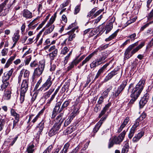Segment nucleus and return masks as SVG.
<instances>
[{
    "label": "nucleus",
    "instance_id": "f257e3e1",
    "mask_svg": "<svg viewBox=\"0 0 153 153\" xmlns=\"http://www.w3.org/2000/svg\"><path fill=\"white\" fill-rule=\"evenodd\" d=\"M145 82V81L144 80H140L134 87L133 84H131L128 87V91L131 88H132L131 95L136 97H138L143 89Z\"/></svg>",
    "mask_w": 153,
    "mask_h": 153
},
{
    "label": "nucleus",
    "instance_id": "f03ea898",
    "mask_svg": "<svg viewBox=\"0 0 153 153\" xmlns=\"http://www.w3.org/2000/svg\"><path fill=\"white\" fill-rule=\"evenodd\" d=\"M15 1L14 0L12 1L10 0H5L0 4V16H5L8 13L9 10Z\"/></svg>",
    "mask_w": 153,
    "mask_h": 153
},
{
    "label": "nucleus",
    "instance_id": "7ed1b4c3",
    "mask_svg": "<svg viewBox=\"0 0 153 153\" xmlns=\"http://www.w3.org/2000/svg\"><path fill=\"white\" fill-rule=\"evenodd\" d=\"M75 29L74 28L68 32L66 34L61 36L60 38V43L62 46L66 45L67 40L68 41H71L75 37L76 34L74 33L75 31Z\"/></svg>",
    "mask_w": 153,
    "mask_h": 153
},
{
    "label": "nucleus",
    "instance_id": "20e7f679",
    "mask_svg": "<svg viewBox=\"0 0 153 153\" xmlns=\"http://www.w3.org/2000/svg\"><path fill=\"white\" fill-rule=\"evenodd\" d=\"M127 131L124 130L118 137H115L112 139H110L108 144V148H111L114 144H120L124 139Z\"/></svg>",
    "mask_w": 153,
    "mask_h": 153
},
{
    "label": "nucleus",
    "instance_id": "39448f33",
    "mask_svg": "<svg viewBox=\"0 0 153 153\" xmlns=\"http://www.w3.org/2000/svg\"><path fill=\"white\" fill-rule=\"evenodd\" d=\"M109 44H107L104 45H101L97 49V51H95L93 53L89 54L85 59L82 62V63L80 64V65L82 66L84 65L88 62L90 59L93 56L95 53L98 51H101L104 50L107 48Z\"/></svg>",
    "mask_w": 153,
    "mask_h": 153
},
{
    "label": "nucleus",
    "instance_id": "423d86ee",
    "mask_svg": "<svg viewBox=\"0 0 153 153\" xmlns=\"http://www.w3.org/2000/svg\"><path fill=\"white\" fill-rule=\"evenodd\" d=\"M54 79V78L52 76H49L46 82L39 90L44 91L48 90L52 85Z\"/></svg>",
    "mask_w": 153,
    "mask_h": 153
},
{
    "label": "nucleus",
    "instance_id": "0eeeda50",
    "mask_svg": "<svg viewBox=\"0 0 153 153\" xmlns=\"http://www.w3.org/2000/svg\"><path fill=\"white\" fill-rule=\"evenodd\" d=\"M45 66V62L43 61L40 62L38 67L34 70L33 76H39L41 75L43 71Z\"/></svg>",
    "mask_w": 153,
    "mask_h": 153
},
{
    "label": "nucleus",
    "instance_id": "6e6552de",
    "mask_svg": "<svg viewBox=\"0 0 153 153\" xmlns=\"http://www.w3.org/2000/svg\"><path fill=\"white\" fill-rule=\"evenodd\" d=\"M138 44V42H137L134 44L130 45L126 50L124 55V59L125 60L131 57L132 55L131 54V51L135 46H137Z\"/></svg>",
    "mask_w": 153,
    "mask_h": 153
},
{
    "label": "nucleus",
    "instance_id": "1a4fd4ad",
    "mask_svg": "<svg viewBox=\"0 0 153 153\" xmlns=\"http://www.w3.org/2000/svg\"><path fill=\"white\" fill-rule=\"evenodd\" d=\"M45 121L42 120L38 124L37 126L36 129L35 130V131L36 132V133L35 135L36 139H39L40 135L41 134L44 128V124Z\"/></svg>",
    "mask_w": 153,
    "mask_h": 153
},
{
    "label": "nucleus",
    "instance_id": "9d476101",
    "mask_svg": "<svg viewBox=\"0 0 153 153\" xmlns=\"http://www.w3.org/2000/svg\"><path fill=\"white\" fill-rule=\"evenodd\" d=\"M106 58L105 55H102V56L100 58L97 59L95 61H94L90 64V67L91 68H94L97 66L100 65L102 62L104 61Z\"/></svg>",
    "mask_w": 153,
    "mask_h": 153
},
{
    "label": "nucleus",
    "instance_id": "9b49d317",
    "mask_svg": "<svg viewBox=\"0 0 153 153\" xmlns=\"http://www.w3.org/2000/svg\"><path fill=\"white\" fill-rule=\"evenodd\" d=\"M61 126L60 123H55L48 132L49 136L51 137L56 134L58 131Z\"/></svg>",
    "mask_w": 153,
    "mask_h": 153
},
{
    "label": "nucleus",
    "instance_id": "f8f14e48",
    "mask_svg": "<svg viewBox=\"0 0 153 153\" xmlns=\"http://www.w3.org/2000/svg\"><path fill=\"white\" fill-rule=\"evenodd\" d=\"M127 81H123L120 85L119 86L117 90L115 91L114 95L115 97H117L120 94L121 92L123 91L127 85Z\"/></svg>",
    "mask_w": 153,
    "mask_h": 153
},
{
    "label": "nucleus",
    "instance_id": "ddd939ff",
    "mask_svg": "<svg viewBox=\"0 0 153 153\" xmlns=\"http://www.w3.org/2000/svg\"><path fill=\"white\" fill-rule=\"evenodd\" d=\"M62 104L61 102H57L54 108L53 109V111L52 112V118H54L57 114L58 112L60 113L62 111H60V107Z\"/></svg>",
    "mask_w": 153,
    "mask_h": 153
},
{
    "label": "nucleus",
    "instance_id": "4468645a",
    "mask_svg": "<svg viewBox=\"0 0 153 153\" xmlns=\"http://www.w3.org/2000/svg\"><path fill=\"white\" fill-rule=\"evenodd\" d=\"M28 80H24L21 85L20 92L26 93L28 89Z\"/></svg>",
    "mask_w": 153,
    "mask_h": 153
},
{
    "label": "nucleus",
    "instance_id": "2eb2a0df",
    "mask_svg": "<svg viewBox=\"0 0 153 153\" xmlns=\"http://www.w3.org/2000/svg\"><path fill=\"white\" fill-rule=\"evenodd\" d=\"M13 71V69H11L9 71L5 72L2 76V81H9V80Z\"/></svg>",
    "mask_w": 153,
    "mask_h": 153
},
{
    "label": "nucleus",
    "instance_id": "dca6fc26",
    "mask_svg": "<svg viewBox=\"0 0 153 153\" xmlns=\"http://www.w3.org/2000/svg\"><path fill=\"white\" fill-rule=\"evenodd\" d=\"M149 98V95L146 94L141 99L139 102V105L140 108H142L147 102Z\"/></svg>",
    "mask_w": 153,
    "mask_h": 153
},
{
    "label": "nucleus",
    "instance_id": "f3484780",
    "mask_svg": "<svg viewBox=\"0 0 153 153\" xmlns=\"http://www.w3.org/2000/svg\"><path fill=\"white\" fill-rule=\"evenodd\" d=\"M117 70L114 69L109 73L108 75L105 77L103 80V82H106L110 80L114 75L117 74Z\"/></svg>",
    "mask_w": 153,
    "mask_h": 153
},
{
    "label": "nucleus",
    "instance_id": "a211bd4d",
    "mask_svg": "<svg viewBox=\"0 0 153 153\" xmlns=\"http://www.w3.org/2000/svg\"><path fill=\"white\" fill-rule=\"evenodd\" d=\"M22 16L27 19H31L32 17V13L31 12L27 9L23 10L22 13Z\"/></svg>",
    "mask_w": 153,
    "mask_h": 153
},
{
    "label": "nucleus",
    "instance_id": "6ab92c4d",
    "mask_svg": "<svg viewBox=\"0 0 153 153\" xmlns=\"http://www.w3.org/2000/svg\"><path fill=\"white\" fill-rule=\"evenodd\" d=\"M109 65L108 63H106L98 71L97 74H96L95 78L94 79H96L98 78V77L100 76V74L102 73L107 67Z\"/></svg>",
    "mask_w": 153,
    "mask_h": 153
},
{
    "label": "nucleus",
    "instance_id": "aec40b11",
    "mask_svg": "<svg viewBox=\"0 0 153 153\" xmlns=\"http://www.w3.org/2000/svg\"><path fill=\"white\" fill-rule=\"evenodd\" d=\"M129 120V117H127L124 120L123 123L121 125L120 127L118 129V132L119 133L120 132L122 131L123 128L126 126V125L128 123Z\"/></svg>",
    "mask_w": 153,
    "mask_h": 153
},
{
    "label": "nucleus",
    "instance_id": "412c9836",
    "mask_svg": "<svg viewBox=\"0 0 153 153\" xmlns=\"http://www.w3.org/2000/svg\"><path fill=\"white\" fill-rule=\"evenodd\" d=\"M38 19V18H36L30 23L28 25L29 28L34 29L37 26L38 22H36V21Z\"/></svg>",
    "mask_w": 153,
    "mask_h": 153
},
{
    "label": "nucleus",
    "instance_id": "4be33fe9",
    "mask_svg": "<svg viewBox=\"0 0 153 153\" xmlns=\"http://www.w3.org/2000/svg\"><path fill=\"white\" fill-rule=\"evenodd\" d=\"M144 132L141 131L137 135L134 137L132 139V141L134 142H136L138 141L139 140L143 135Z\"/></svg>",
    "mask_w": 153,
    "mask_h": 153
},
{
    "label": "nucleus",
    "instance_id": "5701e85b",
    "mask_svg": "<svg viewBox=\"0 0 153 153\" xmlns=\"http://www.w3.org/2000/svg\"><path fill=\"white\" fill-rule=\"evenodd\" d=\"M111 105V103L109 102L105 105V107L103 108V109L102 110L100 113L99 114V118H100L103 115H104L106 111L108 109Z\"/></svg>",
    "mask_w": 153,
    "mask_h": 153
},
{
    "label": "nucleus",
    "instance_id": "b1692460",
    "mask_svg": "<svg viewBox=\"0 0 153 153\" xmlns=\"http://www.w3.org/2000/svg\"><path fill=\"white\" fill-rule=\"evenodd\" d=\"M111 105V103L109 102L105 105V107L103 108V109L102 110L100 113L99 114V118H100L103 115H104L106 111L108 109Z\"/></svg>",
    "mask_w": 153,
    "mask_h": 153
},
{
    "label": "nucleus",
    "instance_id": "393cba45",
    "mask_svg": "<svg viewBox=\"0 0 153 153\" xmlns=\"http://www.w3.org/2000/svg\"><path fill=\"white\" fill-rule=\"evenodd\" d=\"M11 93V91L10 90L7 89L6 90L3 96L4 99L6 100H9L10 98Z\"/></svg>",
    "mask_w": 153,
    "mask_h": 153
},
{
    "label": "nucleus",
    "instance_id": "a878e982",
    "mask_svg": "<svg viewBox=\"0 0 153 153\" xmlns=\"http://www.w3.org/2000/svg\"><path fill=\"white\" fill-rule=\"evenodd\" d=\"M129 148L128 142L126 141L124 142V146L122 149V153H127Z\"/></svg>",
    "mask_w": 153,
    "mask_h": 153
},
{
    "label": "nucleus",
    "instance_id": "bb28decb",
    "mask_svg": "<svg viewBox=\"0 0 153 153\" xmlns=\"http://www.w3.org/2000/svg\"><path fill=\"white\" fill-rule=\"evenodd\" d=\"M2 84L1 86V90L3 91L8 87H9L10 84L9 81H2Z\"/></svg>",
    "mask_w": 153,
    "mask_h": 153
},
{
    "label": "nucleus",
    "instance_id": "cd10ccee",
    "mask_svg": "<svg viewBox=\"0 0 153 153\" xmlns=\"http://www.w3.org/2000/svg\"><path fill=\"white\" fill-rule=\"evenodd\" d=\"M144 45V43L142 42L141 44L137 46L135 48L133 49L132 51H131V54L132 55L137 52L139 49L141 48Z\"/></svg>",
    "mask_w": 153,
    "mask_h": 153
},
{
    "label": "nucleus",
    "instance_id": "c85d7f7f",
    "mask_svg": "<svg viewBox=\"0 0 153 153\" xmlns=\"http://www.w3.org/2000/svg\"><path fill=\"white\" fill-rule=\"evenodd\" d=\"M21 74L22 75L24 73V76L25 78L28 79V77L30 74V71L24 69H22L20 72Z\"/></svg>",
    "mask_w": 153,
    "mask_h": 153
},
{
    "label": "nucleus",
    "instance_id": "c756f323",
    "mask_svg": "<svg viewBox=\"0 0 153 153\" xmlns=\"http://www.w3.org/2000/svg\"><path fill=\"white\" fill-rule=\"evenodd\" d=\"M56 12L54 13L53 15L52 16L51 18L49 20V22L46 25L47 26H50L51 25H53L52 24L54 22L56 18Z\"/></svg>",
    "mask_w": 153,
    "mask_h": 153
},
{
    "label": "nucleus",
    "instance_id": "7c9ffc66",
    "mask_svg": "<svg viewBox=\"0 0 153 153\" xmlns=\"http://www.w3.org/2000/svg\"><path fill=\"white\" fill-rule=\"evenodd\" d=\"M34 146L33 144H30L28 147L26 153H33L34 151Z\"/></svg>",
    "mask_w": 153,
    "mask_h": 153
},
{
    "label": "nucleus",
    "instance_id": "2f4dec72",
    "mask_svg": "<svg viewBox=\"0 0 153 153\" xmlns=\"http://www.w3.org/2000/svg\"><path fill=\"white\" fill-rule=\"evenodd\" d=\"M71 101V100H68L64 102L61 106L60 108V111H62L65 108L67 107L69 105Z\"/></svg>",
    "mask_w": 153,
    "mask_h": 153
},
{
    "label": "nucleus",
    "instance_id": "473e14b6",
    "mask_svg": "<svg viewBox=\"0 0 153 153\" xmlns=\"http://www.w3.org/2000/svg\"><path fill=\"white\" fill-rule=\"evenodd\" d=\"M113 28V24L111 23H109L106 25L105 27V30H106V34H107Z\"/></svg>",
    "mask_w": 153,
    "mask_h": 153
},
{
    "label": "nucleus",
    "instance_id": "72a5a7b5",
    "mask_svg": "<svg viewBox=\"0 0 153 153\" xmlns=\"http://www.w3.org/2000/svg\"><path fill=\"white\" fill-rule=\"evenodd\" d=\"M46 27H48V28L45 32L44 34L45 35H47L51 33L53 30L54 28V25H51L48 26H46Z\"/></svg>",
    "mask_w": 153,
    "mask_h": 153
},
{
    "label": "nucleus",
    "instance_id": "f704fd0d",
    "mask_svg": "<svg viewBox=\"0 0 153 153\" xmlns=\"http://www.w3.org/2000/svg\"><path fill=\"white\" fill-rule=\"evenodd\" d=\"M57 53L58 50H56L49 54V55L51 60H53L54 59L55 57L57 56Z\"/></svg>",
    "mask_w": 153,
    "mask_h": 153
},
{
    "label": "nucleus",
    "instance_id": "c9c22d12",
    "mask_svg": "<svg viewBox=\"0 0 153 153\" xmlns=\"http://www.w3.org/2000/svg\"><path fill=\"white\" fill-rule=\"evenodd\" d=\"M105 29L104 27L103 26L100 25L99 27H97L96 31L95 32L96 33L99 32L98 34L101 35L105 31Z\"/></svg>",
    "mask_w": 153,
    "mask_h": 153
},
{
    "label": "nucleus",
    "instance_id": "e433bc0d",
    "mask_svg": "<svg viewBox=\"0 0 153 153\" xmlns=\"http://www.w3.org/2000/svg\"><path fill=\"white\" fill-rule=\"evenodd\" d=\"M102 123V122H101V121H99L98 122L93 129V132L94 133H96L98 131Z\"/></svg>",
    "mask_w": 153,
    "mask_h": 153
},
{
    "label": "nucleus",
    "instance_id": "4c0bfd02",
    "mask_svg": "<svg viewBox=\"0 0 153 153\" xmlns=\"http://www.w3.org/2000/svg\"><path fill=\"white\" fill-rule=\"evenodd\" d=\"M11 115L15 117V120L19 119V115L13 109H11L10 111Z\"/></svg>",
    "mask_w": 153,
    "mask_h": 153
},
{
    "label": "nucleus",
    "instance_id": "58836bf2",
    "mask_svg": "<svg viewBox=\"0 0 153 153\" xmlns=\"http://www.w3.org/2000/svg\"><path fill=\"white\" fill-rule=\"evenodd\" d=\"M79 109L78 108H75L72 112L70 114V117L73 119L74 117L79 113Z\"/></svg>",
    "mask_w": 153,
    "mask_h": 153
},
{
    "label": "nucleus",
    "instance_id": "ea45409f",
    "mask_svg": "<svg viewBox=\"0 0 153 153\" xmlns=\"http://www.w3.org/2000/svg\"><path fill=\"white\" fill-rule=\"evenodd\" d=\"M117 31H116L112 35L110 36L108 38L106 39L105 41L106 42L109 41L114 39L117 35Z\"/></svg>",
    "mask_w": 153,
    "mask_h": 153
},
{
    "label": "nucleus",
    "instance_id": "a19ab883",
    "mask_svg": "<svg viewBox=\"0 0 153 153\" xmlns=\"http://www.w3.org/2000/svg\"><path fill=\"white\" fill-rule=\"evenodd\" d=\"M18 138V137L17 136L13 139H7V141L8 143L11 142L9 144V145L10 146H12L16 141Z\"/></svg>",
    "mask_w": 153,
    "mask_h": 153
},
{
    "label": "nucleus",
    "instance_id": "79ce46f5",
    "mask_svg": "<svg viewBox=\"0 0 153 153\" xmlns=\"http://www.w3.org/2000/svg\"><path fill=\"white\" fill-rule=\"evenodd\" d=\"M112 87L111 86H110L108 88L103 92L102 94V96L103 97L105 98L108 95V92L112 89Z\"/></svg>",
    "mask_w": 153,
    "mask_h": 153
},
{
    "label": "nucleus",
    "instance_id": "37998d69",
    "mask_svg": "<svg viewBox=\"0 0 153 153\" xmlns=\"http://www.w3.org/2000/svg\"><path fill=\"white\" fill-rule=\"evenodd\" d=\"M59 90V88H57L56 90V91L54 92L53 94L52 95L50 100L47 102V104L49 105L50 104L51 102L53 100L54 98L55 95H56V94H57V93L58 91Z\"/></svg>",
    "mask_w": 153,
    "mask_h": 153
},
{
    "label": "nucleus",
    "instance_id": "c03bdc74",
    "mask_svg": "<svg viewBox=\"0 0 153 153\" xmlns=\"http://www.w3.org/2000/svg\"><path fill=\"white\" fill-rule=\"evenodd\" d=\"M74 130L73 127H69L64 131V133L65 134H68L71 133Z\"/></svg>",
    "mask_w": 153,
    "mask_h": 153
},
{
    "label": "nucleus",
    "instance_id": "a18cd8bd",
    "mask_svg": "<svg viewBox=\"0 0 153 153\" xmlns=\"http://www.w3.org/2000/svg\"><path fill=\"white\" fill-rule=\"evenodd\" d=\"M69 85L70 83L68 81L66 82L62 88V91H65L66 89H68Z\"/></svg>",
    "mask_w": 153,
    "mask_h": 153
},
{
    "label": "nucleus",
    "instance_id": "49530a36",
    "mask_svg": "<svg viewBox=\"0 0 153 153\" xmlns=\"http://www.w3.org/2000/svg\"><path fill=\"white\" fill-rule=\"evenodd\" d=\"M63 115V113H61L56 117V120H57V122H60L59 123H60V124L63 121V120H62L61 121Z\"/></svg>",
    "mask_w": 153,
    "mask_h": 153
},
{
    "label": "nucleus",
    "instance_id": "de8ad7c7",
    "mask_svg": "<svg viewBox=\"0 0 153 153\" xmlns=\"http://www.w3.org/2000/svg\"><path fill=\"white\" fill-rule=\"evenodd\" d=\"M25 93L20 92L19 100L21 104L23 103L25 100Z\"/></svg>",
    "mask_w": 153,
    "mask_h": 153
},
{
    "label": "nucleus",
    "instance_id": "09e8293b",
    "mask_svg": "<svg viewBox=\"0 0 153 153\" xmlns=\"http://www.w3.org/2000/svg\"><path fill=\"white\" fill-rule=\"evenodd\" d=\"M53 90L54 89H50L48 92L46 93L44 95L45 98L47 99L49 97L50 95L53 91Z\"/></svg>",
    "mask_w": 153,
    "mask_h": 153
},
{
    "label": "nucleus",
    "instance_id": "8fccbe9b",
    "mask_svg": "<svg viewBox=\"0 0 153 153\" xmlns=\"http://www.w3.org/2000/svg\"><path fill=\"white\" fill-rule=\"evenodd\" d=\"M19 36L18 34L15 33L13 37V41L17 42L19 38Z\"/></svg>",
    "mask_w": 153,
    "mask_h": 153
},
{
    "label": "nucleus",
    "instance_id": "3c124183",
    "mask_svg": "<svg viewBox=\"0 0 153 153\" xmlns=\"http://www.w3.org/2000/svg\"><path fill=\"white\" fill-rule=\"evenodd\" d=\"M96 10H97L96 8H93L91 11L88 13V14L87 15V17L89 18L92 16Z\"/></svg>",
    "mask_w": 153,
    "mask_h": 153
},
{
    "label": "nucleus",
    "instance_id": "603ef678",
    "mask_svg": "<svg viewBox=\"0 0 153 153\" xmlns=\"http://www.w3.org/2000/svg\"><path fill=\"white\" fill-rule=\"evenodd\" d=\"M131 97L132 98V99L128 103V104L129 105H132L133 104L138 98V97H134L131 95Z\"/></svg>",
    "mask_w": 153,
    "mask_h": 153
},
{
    "label": "nucleus",
    "instance_id": "864d4df0",
    "mask_svg": "<svg viewBox=\"0 0 153 153\" xmlns=\"http://www.w3.org/2000/svg\"><path fill=\"white\" fill-rule=\"evenodd\" d=\"M70 145V144L68 142L66 143L64 146L62 150L67 153Z\"/></svg>",
    "mask_w": 153,
    "mask_h": 153
},
{
    "label": "nucleus",
    "instance_id": "5fc2aeb1",
    "mask_svg": "<svg viewBox=\"0 0 153 153\" xmlns=\"http://www.w3.org/2000/svg\"><path fill=\"white\" fill-rule=\"evenodd\" d=\"M147 17L148 21H150L152 20V18L153 17V9L148 14Z\"/></svg>",
    "mask_w": 153,
    "mask_h": 153
},
{
    "label": "nucleus",
    "instance_id": "6e6d98bb",
    "mask_svg": "<svg viewBox=\"0 0 153 153\" xmlns=\"http://www.w3.org/2000/svg\"><path fill=\"white\" fill-rule=\"evenodd\" d=\"M69 51V49L67 47H64L61 50V53L63 55L66 54Z\"/></svg>",
    "mask_w": 153,
    "mask_h": 153
},
{
    "label": "nucleus",
    "instance_id": "4d7b16f0",
    "mask_svg": "<svg viewBox=\"0 0 153 153\" xmlns=\"http://www.w3.org/2000/svg\"><path fill=\"white\" fill-rule=\"evenodd\" d=\"M31 59V57L30 56H28L25 58V65H27L29 63Z\"/></svg>",
    "mask_w": 153,
    "mask_h": 153
},
{
    "label": "nucleus",
    "instance_id": "13d9d810",
    "mask_svg": "<svg viewBox=\"0 0 153 153\" xmlns=\"http://www.w3.org/2000/svg\"><path fill=\"white\" fill-rule=\"evenodd\" d=\"M153 22H149L145 25L141 27L140 29V31H143L145 28L149 26Z\"/></svg>",
    "mask_w": 153,
    "mask_h": 153
},
{
    "label": "nucleus",
    "instance_id": "bf43d9fd",
    "mask_svg": "<svg viewBox=\"0 0 153 153\" xmlns=\"http://www.w3.org/2000/svg\"><path fill=\"white\" fill-rule=\"evenodd\" d=\"M135 131L131 129L128 135V137L130 139H131L133 137Z\"/></svg>",
    "mask_w": 153,
    "mask_h": 153
},
{
    "label": "nucleus",
    "instance_id": "052dcab7",
    "mask_svg": "<svg viewBox=\"0 0 153 153\" xmlns=\"http://www.w3.org/2000/svg\"><path fill=\"white\" fill-rule=\"evenodd\" d=\"M5 124V122L2 120L0 123V131H1L3 129Z\"/></svg>",
    "mask_w": 153,
    "mask_h": 153
},
{
    "label": "nucleus",
    "instance_id": "680f3d73",
    "mask_svg": "<svg viewBox=\"0 0 153 153\" xmlns=\"http://www.w3.org/2000/svg\"><path fill=\"white\" fill-rule=\"evenodd\" d=\"M52 148V146L51 145L49 146L43 153H49Z\"/></svg>",
    "mask_w": 153,
    "mask_h": 153
},
{
    "label": "nucleus",
    "instance_id": "e2e57ef3",
    "mask_svg": "<svg viewBox=\"0 0 153 153\" xmlns=\"http://www.w3.org/2000/svg\"><path fill=\"white\" fill-rule=\"evenodd\" d=\"M146 114L145 113L143 112L140 116L138 118V120H140V121L142 120L146 117Z\"/></svg>",
    "mask_w": 153,
    "mask_h": 153
},
{
    "label": "nucleus",
    "instance_id": "0e129e2a",
    "mask_svg": "<svg viewBox=\"0 0 153 153\" xmlns=\"http://www.w3.org/2000/svg\"><path fill=\"white\" fill-rule=\"evenodd\" d=\"M102 15H101L98 17L97 19L94 20V24H97L102 19Z\"/></svg>",
    "mask_w": 153,
    "mask_h": 153
},
{
    "label": "nucleus",
    "instance_id": "69168bd1",
    "mask_svg": "<svg viewBox=\"0 0 153 153\" xmlns=\"http://www.w3.org/2000/svg\"><path fill=\"white\" fill-rule=\"evenodd\" d=\"M76 25V23H73L69 25V26L68 27L67 29V30H70L72 28V29L71 30L75 28V30L76 29V27H75Z\"/></svg>",
    "mask_w": 153,
    "mask_h": 153
},
{
    "label": "nucleus",
    "instance_id": "338daca9",
    "mask_svg": "<svg viewBox=\"0 0 153 153\" xmlns=\"http://www.w3.org/2000/svg\"><path fill=\"white\" fill-rule=\"evenodd\" d=\"M136 34L135 33H133L127 37L128 38H129L131 41H134L135 39Z\"/></svg>",
    "mask_w": 153,
    "mask_h": 153
},
{
    "label": "nucleus",
    "instance_id": "774afa93",
    "mask_svg": "<svg viewBox=\"0 0 153 153\" xmlns=\"http://www.w3.org/2000/svg\"><path fill=\"white\" fill-rule=\"evenodd\" d=\"M80 10V5H78L75 7L74 13L75 14H77L79 11Z\"/></svg>",
    "mask_w": 153,
    "mask_h": 153
}]
</instances>
